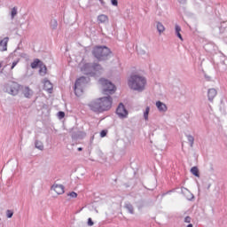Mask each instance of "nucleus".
<instances>
[{
	"label": "nucleus",
	"instance_id": "nucleus-1",
	"mask_svg": "<svg viewBox=\"0 0 227 227\" xmlns=\"http://www.w3.org/2000/svg\"><path fill=\"white\" fill-rule=\"evenodd\" d=\"M90 111L94 113H104L109 111L113 107V98L106 96L99 98L89 104Z\"/></svg>",
	"mask_w": 227,
	"mask_h": 227
},
{
	"label": "nucleus",
	"instance_id": "nucleus-2",
	"mask_svg": "<svg viewBox=\"0 0 227 227\" xmlns=\"http://www.w3.org/2000/svg\"><path fill=\"white\" fill-rule=\"evenodd\" d=\"M128 86L135 91H144L146 88V78L140 74H131L128 80Z\"/></svg>",
	"mask_w": 227,
	"mask_h": 227
},
{
	"label": "nucleus",
	"instance_id": "nucleus-3",
	"mask_svg": "<svg viewBox=\"0 0 227 227\" xmlns=\"http://www.w3.org/2000/svg\"><path fill=\"white\" fill-rule=\"evenodd\" d=\"M99 83L101 84L103 95H113L116 91L114 84L104 78L99 80Z\"/></svg>",
	"mask_w": 227,
	"mask_h": 227
},
{
	"label": "nucleus",
	"instance_id": "nucleus-4",
	"mask_svg": "<svg viewBox=\"0 0 227 227\" xmlns=\"http://www.w3.org/2000/svg\"><path fill=\"white\" fill-rule=\"evenodd\" d=\"M92 54L95 56V58H97V59H104V58H107V56L111 54V51L106 46H96L92 51Z\"/></svg>",
	"mask_w": 227,
	"mask_h": 227
},
{
	"label": "nucleus",
	"instance_id": "nucleus-5",
	"mask_svg": "<svg viewBox=\"0 0 227 227\" xmlns=\"http://www.w3.org/2000/svg\"><path fill=\"white\" fill-rule=\"evenodd\" d=\"M86 84H88V80H86V77L84 76L76 80L74 83V93L76 97H81L82 95V91Z\"/></svg>",
	"mask_w": 227,
	"mask_h": 227
},
{
	"label": "nucleus",
	"instance_id": "nucleus-6",
	"mask_svg": "<svg viewBox=\"0 0 227 227\" xmlns=\"http://www.w3.org/2000/svg\"><path fill=\"white\" fill-rule=\"evenodd\" d=\"M20 90H22V87L16 82H11L6 86V91L9 92L10 95H19Z\"/></svg>",
	"mask_w": 227,
	"mask_h": 227
},
{
	"label": "nucleus",
	"instance_id": "nucleus-7",
	"mask_svg": "<svg viewBox=\"0 0 227 227\" xmlns=\"http://www.w3.org/2000/svg\"><path fill=\"white\" fill-rule=\"evenodd\" d=\"M81 71L85 74V75H90L93 70H100L102 68L100 65L90 66V64H80Z\"/></svg>",
	"mask_w": 227,
	"mask_h": 227
},
{
	"label": "nucleus",
	"instance_id": "nucleus-8",
	"mask_svg": "<svg viewBox=\"0 0 227 227\" xmlns=\"http://www.w3.org/2000/svg\"><path fill=\"white\" fill-rule=\"evenodd\" d=\"M116 113L120 118H127L129 116V112L127 109H125V106H123V103H120L117 109Z\"/></svg>",
	"mask_w": 227,
	"mask_h": 227
},
{
	"label": "nucleus",
	"instance_id": "nucleus-9",
	"mask_svg": "<svg viewBox=\"0 0 227 227\" xmlns=\"http://www.w3.org/2000/svg\"><path fill=\"white\" fill-rule=\"evenodd\" d=\"M51 191H54L58 195L65 194V186L63 184H54L51 186Z\"/></svg>",
	"mask_w": 227,
	"mask_h": 227
},
{
	"label": "nucleus",
	"instance_id": "nucleus-10",
	"mask_svg": "<svg viewBox=\"0 0 227 227\" xmlns=\"http://www.w3.org/2000/svg\"><path fill=\"white\" fill-rule=\"evenodd\" d=\"M21 91L26 98H31L33 97V90L29 87H21Z\"/></svg>",
	"mask_w": 227,
	"mask_h": 227
},
{
	"label": "nucleus",
	"instance_id": "nucleus-11",
	"mask_svg": "<svg viewBox=\"0 0 227 227\" xmlns=\"http://www.w3.org/2000/svg\"><path fill=\"white\" fill-rule=\"evenodd\" d=\"M109 22V17L106 14H100L98 16V24H107Z\"/></svg>",
	"mask_w": 227,
	"mask_h": 227
},
{
	"label": "nucleus",
	"instance_id": "nucleus-12",
	"mask_svg": "<svg viewBox=\"0 0 227 227\" xmlns=\"http://www.w3.org/2000/svg\"><path fill=\"white\" fill-rule=\"evenodd\" d=\"M156 107L160 111V113H166V111H168V106H166V104L160 101L156 102Z\"/></svg>",
	"mask_w": 227,
	"mask_h": 227
},
{
	"label": "nucleus",
	"instance_id": "nucleus-13",
	"mask_svg": "<svg viewBox=\"0 0 227 227\" xmlns=\"http://www.w3.org/2000/svg\"><path fill=\"white\" fill-rule=\"evenodd\" d=\"M43 90L48 91V93H52V84L49 80H44L43 82Z\"/></svg>",
	"mask_w": 227,
	"mask_h": 227
},
{
	"label": "nucleus",
	"instance_id": "nucleus-14",
	"mask_svg": "<svg viewBox=\"0 0 227 227\" xmlns=\"http://www.w3.org/2000/svg\"><path fill=\"white\" fill-rule=\"evenodd\" d=\"M217 96V90L215 89H210L207 92L208 100H214Z\"/></svg>",
	"mask_w": 227,
	"mask_h": 227
},
{
	"label": "nucleus",
	"instance_id": "nucleus-15",
	"mask_svg": "<svg viewBox=\"0 0 227 227\" xmlns=\"http://www.w3.org/2000/svg\"><path fill=\"white\" fill-rule=\"evenodd\" d=\"M8 40H10V38L5 37L0 42V45L4 44L2 51H8Z\"/></svg>",
	"mask_w": 227,
	"mask_h": 227
},
{
	"label": "nucleus",
	"instance_id": "nucleus-16",
	"mask_svg": "<svg viewBox=\"0 0 227 227\" xmlns=\"http://www.w3.org/2000/svg\"><path fill=\"white\" fill-rule=\"evenodd\" d=\"M156 27H157L160 35H162V33H164V31H166V27L160 22H157Z\"/></svg>",
	"mask_w": 227,
	"mask_h": 227
},
{
	"label": "nucleus",
	"instance_id": "nucleus-17",
	"mask_svg": "<svg viewBox=\"0 0 227 227\" xmlns=\"http://www.w3.org/2000/svg\"><path fill=\"white\" fill-rule=\"evenodd\" d=\"M192 175H194V176L200 177V169H198V167H192L191 168Z\"/></svg>",
	"mask_w": 227,
	"mask_h": 227
},
{
	"label": "nucleus",
	"instance_id": "nucleus-18",
	"mask_svg": "<svg viewBox=\"0 0 227 227\" xmlns=\"http://www.w3.org/2000/svg\"><path fill=\"white\" fill-rule=\"evenodd\" d=\"M42 63L40 59H35L32 63H31V68H38V66Z\"/></svg>",
	"mask_w": 227,
	"mask_h": 227
},
{
	"label": "nucleus",
	"instance_id": "nucleus-19",
	"mask_svg": "<svg viewBox=\"0 0 227 227\" xmlns=\"http://www.w3.org/2000/svg\"><path fill=\"white\" fill-rule=\"evenodd\" d=\"M180 31H182V28L180 27V26L176 25V35L183 41L184 38L182 37V34H180Z\"/></svg>",
	"mask_w": 227,
	"mask_h": 227
},
{
	"label": "nucleus",
	"instance_id": "nucleus-20",
	"mask_svg": "<svg viewBox=\"0 0 227 227\" xmlns=\"http://www.w3.org/2000/svg\"><path fill=\"white\" fill-rule=\"evenodd\" d=\"M39 74L40 75H45V74H47V67L45 66H41L40 67V70H39Z\"/></svg>",
	"mask_w": 227,
	"mask_h": 227
},
{
	"label": "nucleus",
	"instance_id": "nucleus-21",
	"mask_svg": "<svg viewBox=\"0 0 227 227\" xmlns=\"http://www.w3.org/2000/svg\"><path fill=\"white\" fill-rule=\"evenodd\" d=\"M187 139H188V141H189V143H190V146H193V145H194V137H192V136H191V135H188L187 136Z\"/></svg>",
	"mask_w": 227,
	"mask_h": 227
},
{
	"label": "nucleus",
	"instance_id": "nucleus-22",
	"mask_svg": "<svg viewBox=\"0 0 227 227\" xmlns=\"http://www.w3.org/2000/svg\"><path fill=\"white\" fill-rule=\"evenodd\" d=\"M148 114H150V107L147 106L146 109H145V112L144 113V118L145 120H148Z\"/></svg>",
	"mask_w": 227,
	"mask_h": 227
},
{
	"label": "nucleus",
	"instance_id": "nucleus-23",
	"mask_svg": "<svg viewBox=\"0 0 227 227\" xmlns=\"http://www.w3.org/2000/svg\"><path fill=\"white\" fill-rule=\"evenodd\" d=\"M35 148L38 150H43V144H42V142H35Z\"/></svg>",
	"mask_w": 227,
	"mask_h": 227
},
{
	"label": "nucleus",
	"instance_id": "nucleus-24",
	"mask_svg": "<svg viewBox=\"0 0 227 227\" xmlns=\"http://www.w3.org/2000/svg\"><path fill=\"white\" fill-rule=\"evenodd\" d=\"M11 15H12V19L15 18V15H17V8L16 7L12 9Z\"/></svg>",
	"mask_w": 227,
	"mask_h": 227
},
{
	"label": "nucleus",
	"instance_id": "nucleus-25",
	"mask_svg": "<svg viewBox=\"0 0 227 227\" xmlns=\"http://www.w3.org/2000/svg\"><path fill=\"white\" fill-rule=\"evenodd\" d=\"M6 215L9 219H12V217H13V211L12 210H7L6 211Z\"/></svg>",
	"mask_w": 227,
	"mask_h": 227
},
{
	"label": "nucleus",
	"instance_id": "nucleus-26",
	"mask_svg": "<svg viewBox=\"0 0 227 227\" xmlns=\"http://www.w3.org/2000/svg\"><path fill=\"white\" fill-rule=\"evenodd\" d=\"M58 118L59 120H63V118H65V112H59L58 113Z\"/></svg>",
	"mask_w": 227,
	"mask_h": 227
},
{
	"label": "nucleus",
	"instance_id": "nucleus-27",
	"mask_svg": "<svg viewBox=\"0 0 227 227\" xmlns=\"http://www.w3.org/2000/svg\"><path fill=\"white\" fill-rule=\"evenodd\" d=\"M126 208L129 210L130 214H134V207H132V205H126Z\"/></svg>",
	"mask_w": 227,
	"mask_h": 227
},
{
	"label": "nucleus",
	"instance_id": "nucleus-28",
	"mask_svg": "<svg viewBox=\"0 0 227 227\" xmlns=\"http://www.w3.org/2000/svg\"><path fill=\"white\" fill-rule=\"evenodd\" d=\"M106 136H107V130L103 129V130L100 132V137H106Z\"/></svg>",
	"mask_w": 227,
	"mask_h": 227
},
{
	"label": "nucleus",
	"instance_id": "nucleus-29",
	"mask_svg": "<svg viewBox=\"0 0 227 227\" xmlns=\"http://www.w3.org/2000/svg\"><path fill=\"white\" fill-rule=\"evenodd\" d=\"M67 196H70L71 198H77V193L75 192H72L68 193Z\"/></svg>",
	"mask_w": 227,
	"mask_h": 227
},
{
	"label": "nucleus",
	"instance_id": "nucleus-30",
	"mask_svg": "<svg viewBox=\"0 0 227 227\" xmlns=\"http://www.w3.org/2000/svg\"><path fill=\"white\" fill-rule=\"evenodd\" d=\"M17 65H19V60L12 62L11 70H13L15 68V67H17Z\"/></svg>",
	"mask_w": 227,
	"mask_h": 227
},
{
	"label": "nucleus",
	"instance_id": "nucleus-31",
	"mask_svg": "<svg viewBox=\"0 0 227 227\" xmlns=\"http://www.w3.org/2000/svg\"><path fill=\"white\" fill-rule=\"evenodd\" d=\"M94 223L93 220H91V218L88 219V226H93Z\"/></svg>",
	"mask_w": 227,
	"mask_h": 227
},
{
	"label": "nucleus",
	"instance_id": "nucleus-32",
	"mask_svg": "<svg viewBox=\"0 0 227 227\" xmlns=\"http://www.w3.org/2000/svg\"><path fill=\"white\" fill-rule=\"evenodd\" d=\"M111 3L114 6H118V0H111Z\"/></svg>",
	"mask_w": 227,
	"mask_h": 227
},
{
	"label": "nucleus",
	"instance_id": "nucleus-33",
	"mask_svg": "<svg viewBox=\"0 0 227 227\" xmlns=\"http://www.w3.org/2000/svg\"><path fill=\"white\" fill-rule=\"evenodd\" d=\"M184 223H191V216H186L184 218Z\"/></svg>",
	"mask_w": 227,
	"mask_h": 227
},
{
	"label": "nucleus",
	"instance_id": "nucleus-34",
	"mask_svg": "<svg viewBox=\"0 0 227 227\" xmlns=\"http://www.w3.org/2000/svg\"><path fill=\"white\" fill-rule=\"evenodd\" d=\"M78 152H82V147H79V148H78Z\"/></svg>",
	"mask_w": 227,
	"mask_h": 227
},
{
	"label": "nucleus",
	"instance_id": "nucleus-35",
	"mask_svg": "<svg viewBox=\"0 0 227 227\" xmlns=\"http://www.w3.org/2000/svg\"><path fill=\"white\" fill-rule=\"evenodd\" d=\"M99 2L101 3V4H104V0H99Z\"/></svg>",
	"mask_w": 227,
	"mask_h": 227
},
{
	"label": "nucleus",
	"instance_id": "nucleus-36",
	"mask_svg": "<svg viewBox=\"0 0 227 227\" xmlns=\"http://www.w3.org/2000/svg\"><path fill=\"white\" fill-rule=\"evenodd\" d=\"M187 227H192V223L188 224Z\"/></svg>",
	"mask_w": 227,
	"mask_h": 227
},
{
	"label": "nucleus",
	"instance_id": "nucleus-37",
	"mask_svg": "<svg viewBox=\"0 0 227 227\" xmlns=\"http://www.w3.org/2000/svg\"><path fill=\"white\" fill-rule=\"evenodd\" d=\"M3 67V63L0 62V68Z\"/></svg>",
	"mask_w": 227,
	"mask_h": 227
}]
</instances>
